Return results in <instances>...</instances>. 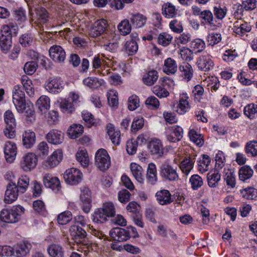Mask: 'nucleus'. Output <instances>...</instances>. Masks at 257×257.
<instances>
[{
	"label": "nucleus",
	"mask_w": 257,
	"mask_h": 257,
	"mask_svg": "<svg viewBox=\"0 0 257 257\" xmlns=\"http://www.w3.org/2000/svg\"><path fill=\"white\" fill-rule=\"evenodd\" d=\"M25 209L21 206H14L10 210L3 209L1 212L0 218L7 223H15L19 221Z\"/></svg>",
	"instance_id": "obj_4"
},
{
	"label": "nucleus",
	"mask_w": 257,
	"mask_h": 257,
	"mask_svg": "<svg viewBox=\"0 0 257 257\" xmlns=\"http://www.w3.org/2000/svg\"><path fill=\"white\" fill-rule=\"evenodd\" d=\"M109 234L113 240L118 242L126 241L131 236L127 230L120 227L111 229Z\"/></svg>",
	"instance_id": "obj_14"
},
{
	"label": "nucleus",
	"mask_w": 257,
	"mask_h": 257,
	"mask_svg": "<svg viewBox=\"0 0 257 257\" xmlns=\"http://www.w3.org/2000/svg\"><path fill=\"white\" fill-rule=\"evenodd\" d=\"M124 48L128 55L135 54L138 50V45L135 39H132L126 42Z\"/></svg>",
	"instance_id": "obj_48"
},
{
	"label": "nucleus",
	"mask_w": 257,
	"mask_h": 257,
	"mask_svg": "<svg viewBox=\"0 0 257 257\" xmlns=\"http://www.w3.org/2000/svg\"><path fill=\"white\" fill-rule=\"evenodd\" d=\"M110 158L107 151L103 149H100L96 152L95 164L101 171L107 170L110 166Z\"/></svg>",
	"instance_id": "obj_5"
},
{
	"label": "nucleus",
	"mask_w": 257,
	"mask_h": 257,
	"mask_svg": "<svg viewBox=\"0 0 257 257\" xmlns=\"http://www.w3.org/2000/svg\"><path fill=\"white\" fill-rule=\"evenodd\" d=\"M59 106L64 112L71 113L74 110L73 103L66 99H61Z\"/></svg>",
	"instance_id": "obj_51"
},
{
	"label": "nucleus",
	"mask_w": 257,
	"mask_h": 257,
	"mask_svg": "<svg viewBox=\"0 0 257 257\" xmlns=\"http://www.w3.org/2000/svg\"><path fill=\"white\" fill-rule=\"evenodd\" d=\"M4 150L6 161L12 163L15 160L17 153L16 144L11 141H7L5 144Z\"/></svg>",
	"instance_id": "obj_15"
},
{
	"label": "nucleus",
	"mask_w": 257,
	"mask_h": 257,
	"mask_svg": "<svg viewBox=\"0 0 257 257\" xmlns=\"http://www.w3.org/2000/svg\"><path fill=\"white\" fill-rule=\"evenodd\" d=\"M107 216L101 208L97 209L92 215V219L94 222L102 223L107 220Z\"/></svg>",
	"instance_id": "obj_43"
},
{
	"label": "nucleus",
	"mask_w": 257,
	"mask_h": 257,
	"mask_svg": "<svg viewBox=\"0 0 257 257\" xmlns=\"http://www.w3.org/2000/svg\"><path fill=\"white\" fill-rule=\"evenodd\" d=\"M181 75L187 81H190L193 77V70L192 66L188 63H184L179 67Z\"/></svg>",
	"instance_id": "obj_33"
},
{
	"label": "nucleus",
	"mask_w": 257,
	"mask_h": 257,
	"mask_svg": "<svg viewBox=\"0 0 257 257\" xmlns=\"http://www.w3.org/2000/svg\"><path fill=\"white\" fill-rule=\"evenodd\" d=\"M225 171L224 179L227 185L230 188H234L236 184L234 174L228 169Z\"/></svg>",
	"instance_id": "obj_54"
},
{
	"label": "nucleus",
	"mask_w": 257,
	"mask_h": 257,
	"mask_svg": "<svg viewBox=\"0 0 257 257\" xmlns=\"http://www.w3.org/2000/svg\"><path fill=\"white\" fill-rule=\"evenodd\" d=\"M210 163V159L207 155H203L202 159L198 162V169L202 172L208 170V166Z\"/></svg>",
	"instance_id": "obj_58"
},
{
	"label": "nucleus",
	"mask_w": 257,
	"mask_h": 257,
	"mask_svg": "<svg viewBox=\"0 0 257 257\" xmlns=\"http://www.w3.org/2000/svg\"><path fill=\"white\" fill-rule=\"evenodd\" d=\"M147 182L151 185H155L158 180L157 172L156 165L153 163L148 165L146 175Z\"/></svg>",
	"instance_id": "obj_29"
},
{
	"label": "nucleus",
	"mask_w": 257,
	"mask_h": 257,
	"mask_svg": "<svg viewBox=\"0 0 257 257\" xmlns=\"http://www.w3.org/2000/svg\"><path fill=\"white\" fill-rule=\"evenodd\" d=\"M4 120L6 125L16 126V119L14 114L10 110H7L4 114Z\"/></svg>",
	"instance_id": "obj_64"
},
{
	"label": "nucleus",
	"mask_w": 257,
	"mask_h": 257,
	"mask_svg": "<svg viewBox=\"0 0 257 257\" xmlns=\"http://www.w3.org/2000/svg\"><path fill=\"white\" fill-rule=\"evenodd\" d=\"M130 169L134 177L138 183L143 184L145 179L143 176V169L138 164L132 163L130 165Z\"/></svg>",
	"instance_id": "obj_28"
},
{
	"label": "nucleus",
	"mask_w": 257,
	"mask_h": 257,
	"mask_svg": "<svg viewBox=\"0 0 257 257\" xmlns=\"http://www.w3.org/2000/svg\"><path fill=\"white\" fill-rule=\"evenodd\" d=\"M244 113L248 118L252 119L257 115V104L250 103L244 108Z\"/></svg>",
	"instance_id": "obj_56"
},
{
	"label": "nucleus",
	"mask_w": 257,
	"mask_h": 257,
	"mask_svg": "<svg viewBox=\"0 0 257 257\" xmlns=\"http://www.w3.org/2000/svg\"><path fill=\"white\" fill-rule=\"evenodd\" d=\"M70 235L74 241L78 244L79 251H84L85 253L89 251L91 248V243L86 238V232L81 227L77 225H72L70 228Z\"/></svg>",
	"instance_id": "obj_3"
},
{
	"label": "nucleus",
	"mask_w": 257,
	"mask_h": 257,
	"mask_svg": "<svg viewBox=\"0 0 257 257\" xmlns=\"http://www.w3.org/2000/svg\"><path fill=\"white\" fill-rule=\"evenodd\" d=\"M158 73L157 71L152 70L146 73L143 77V81L148 86H152L155 84L158 79Z\"/></svg>",
	"instance_id": "obj_34"
},
{
	"label": "nucleus",
	"mask_w": 257,
	"mask_h": 257,
	"mask_svg": "<svg viewBox=\"0 0 257 257\" xmlns=\"http://www.w3.org/2000/svg\"><path fill=\"white\" fill-rule=\"evenodd\" d=\"M36 106L42 114H46L50 107V99L46 95L41 96L37 101Z\"/></svg>",
	"instance_id": "obj_25"
},
{
	"label": "nucleus",
	"mask_w": 257,
	"mask_h": 257,
	"mask_svg": "<svg viewBox=\"0 0 257 257\" xmlns=\"http://www.w3.org/2000/svg\"><path fill=\"white\" fill-rule=\"evenodd\" d=\"M130 20L134 27L140 28L145 25L147 18L145 16L137 13L133 14Z\"/></svg>",
	"instance_id": "obj_32"
},
{
	"label": "nucleus",
	"mask_w": 257,
	"mask_h": 257,
	"mask_svg": "<svg viewBox=\"0 0 257 257\" xmlns=\"http://www.w3.org/2000/svg\"><path fill=\"white\" fill-rule=\"evenodd\" d=\"M34 42V37L31 33L23 34L19 38L20 43L25 47L31 46Z\"/></svg>",
	"instance_id": "obj_47"
},
{
	"label": "nucleus",
	"mask_w": 257,
	"mask_h": 257,
	"mask_svg": "<svg viewBox=\"0 0 257 257\" xmlns=\"http://www.w3.org/2000/svg\"><path fill=\"white\" fill-rule=\"evenodd\" d=\"M222 37L220 33L212 32L207 36V43L208 45L214 46L221 41Z\"/></svg>",
	"instance_id": "obj_59"
},
{
	"label": "nucleus",
	"mask_w": 257,
	"mask_h": 257,
	"mask_svg": "<svg viewBox=\"0 0 257 257\" xmlns=\"http://www.w3.org/2000/svg\"><path fill=\"white\" fill-rule=\"evenodd\" d=\"M37 162V156L33 153H28L23 157L20 166L24 171L29 172L36 167Z\"/></svg>",
	"instance_id": "obj_8"
},
{
	"label": "nucleus",
	"mask_w": 257,
	"mask_h": 257,
	"mask_svg": "<svg viewBox=\"0 0 257 257\" xmlns=\"http://www.w3.org/2000/svg\"><path fill=\"white\" fill-rule=\"evenodd\" d=\"M167 140L171 143H176L181 140L183 137V128L179 125L169 126L165 128Z\"/></svg>",
	"instance_id": "obj_11"
},
{
	"label": "nucleus",
	"mask_w": 257,
	"mask_h": 257,
	"mask_svg": "<svg viewBox=\"0 0 257 257\" xmlns=\"http://www.w3.org/2000/svg\"><path fill=\"white\" fill-rule=\"evenodd\" d=\"M72 218V215L70 211H66L58 215L57 221L59 224L64 225L68 223Z\"/></svg>",
	"instance_id": "obj_57"
},
{
	"label": "nucleus",
	"mask_w": 257,
	"mask_h": 257,
	"mask_svg": "<svg viewBox=\"0 0 257 257\" xmlns=\"http://www.w3.org/2000/svg\"><path fill=\"white\" fill-rule=\"evenodd\" d=\"M64 86V81L59 77H51L45 82L46 89L50 93H58L60 92Z\"/></svg>",
	"instance_id": "obj_10"
},
{
	"label": "nucleus",
	"mask_w": 257,
	"mask_h": 257,
	"mask_svg": "<svg viewBox=\"0 0 257 257\" xmlns=\"http://www.w3.org/2000/svg\"><path fill=\"white\" fill-rule=\"evenodd\" d=\"M204 90L203 87L200 85H196L192 90V96L194 97L195 101L200 102L202 96L203 95Z\"/></svg>",
	"instance_id": "obj_62"
},
{
	"label": "nucleus",
	"mask_w": 257,
	"mask_h": 257,
	"mask_svg": "<svg viewBox=\"0 0 257 257\" xmlns=\"http://www.w3.org/2000/svg\"><path fill=\"white\" fill-rule=\"evenodd\" d=\"M157 39L159 44L166 47L171 43L173 37L167 33H162L159 34Z\"/></svg>",
	"instance_id": "obj_52"
},
{
	"label": "nucleus",
	"mask_w": 257,
	"mask_h": 257,
	"mask_svg": "<svg viewBox=\"0 0 257 257\" xmlns=\"http://www.w3.org/2000/svg\"><path fill=\"white\" fill-rule=\"evenodd\" d=\"M162 14L167 18H172L177 15V12L174 5L167 3L162 6Z\"/></svg>",
	"instance_id": "obj_37"
},
{
	"label": "nucleus",
	"mask_w": 257,
	"mask_h": 257,
	"mask_svg": "<svg viewBox=\"0 0 257 257\" xmlns=\"http://www.w3.org/2000/svg\"><path fill=\"white\" fill-rule=\"evenodd\" d=\"M13 101L16 109L19 112L25 113L28 120L32 122L35 120L33 106L26 107L25 94L22 90L21 87L16 85L13 90Z\"/></svg>",
	"instance_id": "obj_1"
},
{
	"label": "nucleus",
	"mask_w": 257,
	"mask_h": 257,
	"mask_svg": "<svg viewBox=\"0 0 257 257\" xmlns=\"http://www.w3.org/2000/svg\"><path fill=\"white\" fill-rule=\"evenodd\" d=\"M151 155L157 158L162 157L164 154V148L161 141L157 139H153L148 145Z\"/></svg>",
	"instance_id": "obj_17"
},
{
	"label": "nucleus",
	"mask_w": 257,
	"mask_h": 257,
	"mask_svg": "<svg viewBox=\"0 0 257 257\" xmlns=\"http://www.w3.org/2000/svg\"><path fill=\"white\" fill-rule=\"evenodd\" d=\"M242 196L246 199H255L257 198V189L253 187H247L240 190Z\"/></svg>",
	"instance_id": "obj_46"
},
{
	"label": "nucleus",
	"mask_w": 257,
	"mask_h": 257,
	"mask_svg": "<svg viewBox=\"0 0 257 257\" xmlns=\"http://www.w3.org/2000/svg\"><path fill=\"white\" fill-rule=\"evenodd\" d=\"M253 170L248 166H243L239 169L238 172L239 178L240 180L244 181L252 176Z\"/></svg>",
	"instance_id": "obj_42"
},
{
	"label": "nucleus",
	"mask_w": 257,
	"mask_h": 257,
	"mask_svg": "<svg viewBox=\"0 0 257 257\" xmlns=\"http://www.w3.org/2000/svg\"><path fill=\"white\" fill-rule=\"evenodd\" d=\"M19 30L16 24L10 23L3 26L1 29L0 47L4 53H7L12 47V37L16 36Z\"/></svg>",
	"instance_id": "obj_2"
},
{
	"label": "nucleus",
	"mask_w": 257,
	"mask_h": 257,
	"mask_svg": "<svg viewBox=\"0 0 257 257\" xmlns=\"http://www.w3.org/2000/svg\"><path fill=\"white\" fill-rule=\"evenodd\" d=\"M169 27L173 32L176 33L180 34L183 31L181 22L176 19L172 20L170 22Z\"/></svg>",
	"instance_id": "obj_61"
},
{
	"label": "nucleus",
	"mask_w": 257,
	"mask_h": 257,
	"mask_svg": "<svg viewBox=\"0 0 257 257\" xmlns=\"http://www.w3.org/2000/svg\"><path fill=\"white\" fill-rule=\"evenodd\" d=\"M36 15L38 19L41 23H46L48 20V15L47 11L44 8H38L36 10Z\"/></svg>",
	"instance_id": "obj_63"
},
{
	"label": "nucleus",
	"mask_w": 257,
	"mask_h": 257,
	"mask_svg": "<svg viewBox=\"0 0 257 257\" xmlns=\"http://www.w3.org/2000/svg\"><path fill=\"white\" fill-rule=\"evenodd\" d=\"M190 140L196 145L201 147L204 144V141L201 135L198 133L194 129H191L188 133Z\"/></svg>",
	"instance_id": "obj_44"
},
{
	"label": "nucleus",
	"mask_w": 257,
	"mask_h": 257,
	"mask_svg": "<svg viewBox=\"0 0 257 257\" xmlns=\"http://www.w3.org/2000/svg\"><path fill=\"white\" fill-rule=\"evenodd\" d=\"M188 98L187 93H183L180 95L176 110L178 114H184L189 110L190 105L188 100Z\"/></svg>",
	"instance_id": "obj_22"
},
{
	"label": "nucleus",
	"mask_w": 257,
	"mask_h": 257,
	"mask_svg": "<svg viewBox=\"0 0 257 257\" xmlns=\"http://www.w3.org/2000/svg\"><path fill=\"white\" fill-rule=\"evenodd\" d=\"M199 19L201 24L203 25H207L212 28L219 26L220 24L217 23V21L214 18L212 13L209 10H203Z\"/></svg>",
	"instance_id": "obj_19"
},
{
	"label": "nucleus",
	"mask_w": 257,
	"mask_h": 257,
	"mask_svg": "<svg viewBox=\"0 0 257 257\" xmlns=\"http://www.w3.org/2000/svg\"><path fill=\"white\" fill-rule=\"evenodd\" d=\"M46 139L51 144H60L63 141L64 134L57 130H52L47 135Z\"/></svg>",
	"instance_id": "obj_24"
},
{
	"label": "nucleus",
	"mask_w": 257,
	"mask_h": 257,
	"mask_svg": "<svg viewBox=\"0 0 257 257\" xmlns=\"http://www.w3.org/2000/svg\"><path fill=\"white\" fill-rule=\"evenodd\" d=\"M63 158L62 152L60 150H57L48 158L45 166L47 168H53L57 166Z\"/></svg>",
	"instance_id": "obj_20"
},
{
	"label": "nucleus",
	"mask_w": 257,
	"mask_h": 257,
	"mask_svg": "<svg viewBox=\"0 0 257 257\" xmlns=\"http://www.w3.org/2000/svg\"><path fill=\"white\" fill-rule=\"evenodd\" d=\"M245 153L252 157L257 156V141H252L246 143L245 147Z\"/></svg>",
	"instance_id": "obj_55"
},
{
	"label": "nucleus",
	"mask_w": 257,
	"mask_h": 257,
	"mask_svg": "<svg viewBox=\"0 0 257 257\" xmlns=\"http://www.w3.org/2000/svg\"><path fill=\"white\" fill-rule=\"evenodd\" d=\"M47 251L51 257H63L64 255L63 248L58 244H53L50 245L48 247Z\"/></svg>",
	"instance_id": "obj_41"
},
{
	"label": "nucleus",
	"mask_w": 257,
	"mask_h": 257,
	"mask_svg": "<svg viewBox=\"0 0 257 257\" xmlns=\"http://www.w3.org/2000/svg\"><path fill=\"white\" fill-rule=\"evenodd\" d=\"M232 29L236 34L243 35L251 30V26L246 22L237 21L234 23Z\"/></svg>",
	"instance_id": "obj_27"
},
{
	"label": "nucleus",
	"mask_w": 257,
	"mask_h": 257,
	"mask_svg": "<svg viewBox=\"0 0 257 257\" xmlns=\"http://www.w3.org/2000/svg\"><path fill=\"white\" fill-rule=\"evenodd\" d=\"M194 162V158L187 157L180 163V168L184 174L188 175L193 169Z\"/></svg>",
	"instance_id": "obj_35"
},
{
	"label": "nucleus",
	"mask_w": 257,
	"mask_h": 257,
	"mask_svg": "<svg viewBox=\"0 0 257 257\" xmlns=\"http://www.w3.org/2000/svg\"><path fill=\"white\" fill-rule=\"evenodd\" d=\"M76 158L78 162L83 167H86L89 164L88 154L85 150H80L76 154Z\"/></svg>",
	"instance_id": "obj_50"
},
{
	"label": "nucleus",
	"mask_w": 257,
	"mask_h": 257,
	"mask_svg": "<svg viewBox=\"0 0 257 257\" xmlns=\"http://www.w3.org/2000/svg\"><path fill=\"white\" fill-rule=\"evenodd\" d=\"M83 82L84 85L91 89H96L101 86L104 81L101 79H98L96 77H88L83 80Z\"/></svg>",
	"instance_id": "obj_38"
},
{
	"label": "nucleus",
	"mask_w": 257,
	"mask_h": 257,
	"mask_svg": "<svg viewBox=\"0 0 257 257\" xmlns=\"http://www.w3.org/2000/svg\"><path fill=\"white\" fill-rule=\"evenodd\" d=\"M20 192L19 189L15 183H9L5 193L4 201L6 203L11 204L15 201L18 198Z\"/></svg>",
	"instance_id": "obj_18"
},
{
	"label": "nucleus",
	"mask_w": 257,
	"mask_h": 257,
	"mask_svg": "<svg viewBox=\"0 0 257 257\" xmlns=\"http://www.w3.org/2000/svg\"><path fill=\"white\" fill-rule=\"evenodd\" d=\"M101 209L103 210L108 217H112L115 215V209L111 202H105L103 204Z\"/></svg>",
	"instance_id": "obj_60"
},
{
	"label": "nucleus",
	"mask_w": 257,
	"mask_h": 257,
	"mask_svg": "<svg viewBox=\"0 0 257 257\" xmlns=\"http://www.w3.org/2000/svg\"><path fill=\"white\" fill-rule=\"evenodd\" d=\"M50 57L56 62L61 63L64 61L66 53L64 49L58 45H53L49 49Z\"/></svg>",
	"instance_id": "obj_13"
},
{
	"label": "nucleus",
	"mask_w": 257,
	"mask_h": 257,
	"mask_svg": "<svg viewBox=\"0 0 257 257\" xmlns=\"http://www.w3.org/2000/svg\"><path fill=\"white\" fill-rule=\"evenodd\" d=\"M158 203L162 205H168L173 201L170 192L165 189L158 191L155 195Z\"/></svg>",
	"instance_id": "obj_23"
},
{
	"label": "nucleus",
	"mask_w": 257,
	"mask_h": 257,
	"mask_svg": "<svg viewBox=\"0 0 257 257\" xmlns=\"http://www.w3.org/2000/svg\"><path fill=\"white\" fill-rule=\"evenodd\" d=\"M31 248V244L27 241L18 243L14 246L15 256L16 257L26 256L29 253Z\"/></svg>",
	"instance_id": "obj_21"
},
{
	"label": "nucleus",
	"mask_w": 257,
	"mask_h": 257,
	"mask_svg": "<svg viewBox=\"0 0 257 257\" xmlns=\"http://www.w3.org/2000/svg\"><path fill=\"white\" fill-rule=\"evenodd\" d=\"M36 142V135L31 130L26 131L23 134V144L27 149L31 148Z\"/></svg>",
	"instance_id": "obj_30"
},
{
	"label": "nucleus",
	"mask_w": 257,
	"mask_h": 257,
	"mask_svg": "<svg viewBox=\"0 0 257 257\" xmlns=\"http://www.w3.org/2000/svg\"><path fill=\"white\" fill-rule=\"evenodd\" d=\"M43 182L46 187L51 188L56 193L59 192L61 189V186L59 179L56 177H54L51 174H45Z\"/></svg>",
	"instance_id": "obj_12"
},
{
	"label": "nucleus",
	"mask_w": 257,
	"mask_h": 257,
	"mask_svg": "<svg viewBox=\"0 0 257 257\" xmlns=\"http://www.w3.org/2000/svg\"><path fill=\"white\" fill-rule=\"evenodd\" d=\"M177 170V167H173L167 163H164L160 166V176L166 181H176L179 179Z\"/></svg>",
	"instance_id": "obj_6"
},
{
	"label": "nucleus",
	"mask_w": 257,
	"mask_h": 257,
	"mask_svg": "<svg viewBox=\"0 0 257 257\" xmlns=\"http://www.w3.org/2000/svg\"><path fill=\"white\" fill-rule=\"evenodd\" d=\"M21 82L27 93L29 96H33L35 91L31 80L27 75H23L21 77Z\"/></svg>",
	"instance_id": "obj_40"
},
{
	"label": "nucleus",
	"mask_w": 257,
	"mask_h": 257,
	"mask_svg": "<svg viewBox=\"0 0 257 257\" xmlns=\"http://www.w3.org/2000/svg\"><path fill=\"white\" fill-rule=\"evenodd\" d=\"M82 173L78 169L74 168L66 170L64 174L65 181L72 185L79 183L82 181Z\"/></svg>",
	"instance_id": "obj_9"
},
{
	"label": "nucleus",
	"mask_w": 257,
	"mask_h": 257,
	"mask_svg": "<svg viewBox=\"0 0 257 257\" xmlns=\"http://www.w3.org/2000/svg\"><path fill=\"white\" fill-rule=\"evenodd\" d=\"M163 70L168 75L174 74L177 70V64L176 61L170 57L167 58L164 60Z\"/></svg>",
	"instance_id": "obj_26"
},
{
	"label": "nucleus",
	"mask_w": 257,
	"mask_h": 257,
	"mask_svg": "<svg viewBox=\"0 0 257 257\" xmlns=\"http://www.w3.org/2000/svg\"><path fill=\"white\" fill-rule=\"evenodd\" d=\"M197 64L200 69L204 71L210 70L214 66L211 56L207 53H203L198 58Z\"/></svg>",
	"instance_id": "obj_16"
},
{
	"label": "nucleus",
	"mask_w": 257,
	"mask_h": 257,
	"mask_svg": "<svg viewBox=\"0 0 257 257\" xmlns=\"http://www.w3.org/2000/svg\"><path fill=\"white\" fill-rule=\"evenodd\" d=\"M83 126L80 124H73L68 130V135L72 139H75L83 132Z\"/></svg>",
	"instance_id": "obj_39"
},
{
	"label": "nucleus",
	"mask_w": 257,
	"mask_h": 257,
	"mask_svg": "<svg viewBox=\"0 0 257 257\" xmlns=\"http://www.w3.org/2000/svg\"><path fill=\"white\" fill-rule=\"evenodd\" d=\"M107 133L112 143L116 145L119 144L120 138V131L115 130L112 124H108L106 126Z\"/></svg>",
	"instance_id": "obj_31"
},
{
	"label": "nucleus",
	"mask_w": 257,
	"mask_h": 257,
	"mask_svg": "<svg viewBox=\"0 0 257 257\" xmlns=\"http://www.w3.org/2000/svg\"><path fill=\"white\" fill-rule=\"evenodd\" d=\"M191 188L194 190H196L200 188L203 184L202 178L198 175H192L189 180Z\"/></svg>",
	"instance_id": "obj_53"
},
{
	"label": "nucleus",
	"mask_w": 257,
	"mask_h": 257,
	"mask_svg": "<svg viewBox=\"0 0 257 257\" xmlns=\"http://www.w3.org/2000/svg\"><path fill=\"white\" fill-rule=\"evenodd\" d=\"M30 183L29 178L26 175L21 176L18 181V186L20 193L25 192L28 187Z\"/></svg>",
	"instance_id": "obj_49"
},
{
	"label": "nucleus",
	"mask_w": 257,
	"mask_h": 257,
	"mask_svg": "<svg viewBox=\"0 0 257 257\" xmlns=\"http://www.w3.org/2000/svg\"><path fill=\"white\" fill-rule=\"evenodd\" d=\"M117 28L122 35L126 36L131 32L132 26L128 20L124 19L119 23Z\"/></svg>",
	"instance_id": "obj_45"
},
{
	"label": "nucleus",
	"mask_w": 257,
	"mask_h": 257,
	"mask_svg": "<svg viewBox=\"0 0 257 257\" xmlns=\"http://www.w3.org/2000/svg\"><path fill=\"white\" fill-rule=\"evenodd\" d=\"M108 27V25L106 20L104 19L97 20L90 27L89 34L92 37H97L106 33Z\"/></svg>",
	"instance_id": "obj_7"
},
{
	"label": "nucleus",
	"mask_w": 257,
	"mask_h": 257,
	"mask_svg": "<svg viewBox=\"0 0 257 257\" xmlns=\"http://www.w3.org/2000/svg\"><path fill=\"white\" fill-rule=\"evenodd\" d=\"M218 170L215 169L213 172H210L207 174L208 184L210 187H217L220 180L221 175Z\"/></svg>",
	"instance_id": "obj_36"
}]
</instances>
